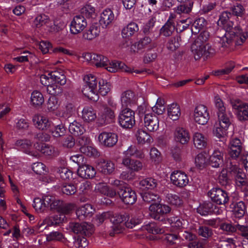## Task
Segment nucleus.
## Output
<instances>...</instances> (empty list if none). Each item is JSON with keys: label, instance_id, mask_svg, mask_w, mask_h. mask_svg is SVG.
<instances>
[{"label": "nucleus", "instance_id": "2f4dec72", "mask_svg": "<svg viewBox=\"0 0 248 248\" xmlns=\"http://www.w3.org/2000/svg\"><path fill=\"white\" fill-rule=\"evenodd\" d=\"M193 143L195 147L202 149L206 147L207 144V138L203 134L197 132L193 135Z\"/></svg>", "mask_w": 248, "mask_h": 248}, {"label": "nucleus", "instance_id": "338daca9", "mask_svg": "<svg viewBox=\"0 0 248 248\" xmlns=\"http://www.w3.org/2000/svg\"><path fill=\"white\" fill-rule=\"evenodd\" d=\"M150 158L152 162L159 163L162 160L160 152L155 148H152L150 151Z\"/></svg>", "mask_w": 248, "mask_h": 248}, {"label": "nucleus", "instance_id": "8fccbe9b", "mask_svg": "<svg viewBox=\"0 0 248 248\" xmlns=\"http://www.w3.org/2000/svg\"><path fill=\"white\" fill-rule=\"evenodd\" d=\"M69 130L72 134L77 136L83 134L85 131L83 126L76 121L70 123Z\"/></svg>", "mask_w": 248, "mask_h": 248}, {"label": "nucleus", "instance_id": "e2e57ef3", "mask_svg": "<svg viewBox=\"0 0 248 248\" xmlns=\"http://www.w3.org/2000/svg\"><path fill=\"white\" fill-rule=\"evenodd\" d=\"M66 129L62 124H57L51 130L52 136L54 138H59L64 135Z\"/></svg>", "mask_w": 248, "mask_h": 248}, {"label": "nucleus", "instance_id": "a18cd8bd", "mask_svg": "<svg viewBox=\"0 0 248 248\" xmlns=\"http://www.w3.org/2000/svg\"><path fill=\"white\" fill-rule=\"evenodd\" d=\"M73 108V105L67 103L64 106L59 108L55 112V115L60 118H65L69 117Z\"/></svg>", "mask_w": 248, "mask_h": 248}, {"label": "nucleus", "instance_id": "b1692460", "mask_svg": "<svg viewBox=\"0 0 248 248\" xmlns=\"http://www.w3.org/2000/svg\"><path fill=\"white\" fill-rule=\"evenodd\" d=\"M97 168L100 172L107 175L112 173L114 171L115 167L114 163L112 161L104 159H100L98 161Z\"/></svg>", "mask_w": 248, "mask_h": 248}, {"label": "nucleus", "instance_id": "3c124183", "mask_svg": "<svg viewBox=\"0 0 248 248\" xmlns=\"http://www.w3.org/2000/svg\"><path fill=\"white\" fill-rule=\"evenodd\" d=\"M60 104L58 99L55 96L50 97L46 104V107L48 112H52L55 115V112L59 108Z\"/></svg>", "mask_w": 248, "mask_h": 248}, {"label": "nucleus", "instance_id": "5fc2aeb1", "mask_svg": "<svg viewBox=\"0 0 248 248\" xmlns=\"http://www.w3.org/2000/svg\"><path fill=\"white\" fill-rule=\"evenodd\" d=\"M181 37L179 36H176L170 38L167 44L166 47L170 51H174L176 50L180 46Z\"/></svg>", "mask_w": 248, "mask_h": 248}, {"label": "nucleus", "instance_id": "412c9836", "mask_svg": "<svg viewBox=\"0 0 248 248\" xmlns=\"http://www.w3.org/2000/svg\"><path fill=\"white\" fill-rule=\"evenodd\" d=\"M121 199L125 204H132L137 200L135 192L131 188L125 187L118 192Z\"/></svg>", "mask_w": 248, "mask_h": 248}, {"label": "nucleus", "instance_id": "603ef678", "mask_svg": "<svg viewBox=\"0 0 248 248\" xmlns=\"http://www.w3.org/2000/svg\"><path fill=\"white\" fill-rule=\"evenodd\" d=\"M207 25V21L203 17H200L194 21L192 27L191 31L195 33H198L204 29Z\"/></svg>", "mask_w": 248, "mask_h": 248}, {"label": "nucleus", "instance_id": "393cba45", "mask_svg": "<svg viewBox=\"0 0 248 248\" xmlns=\"http://www.w3.org/2000/svg\"><path fill=\"white\" fill-rule=\"evenodd\" d=\"M223 161V154L219 150L216 149L208 158V165L213 168H219Z\"/></svg>", "mask_w": 248, "mask_h": 248}, {"label": "nucleus", "instance_id": "6ab92c4d", "mask_svg": "<svg viewBox=\"0 0 248 248\" xmlns=\"http://www.w3.org/2000/svg\"><path fill=\"white\" fill-rule=\"evenodd\" d=\"M170 180L174 185L180 187L186 186L189 182L187 175L179 170H175L171 173Z\"/></svg>", "mask_w": 248, "mask_h": 248}, {"label": "nucleus", "instance_id": "cd10ccee", "mask_svg": "<svg viewBox=\"0 0 248 248\" xmlns=\"http://www.w3.org/2000/svg\"><path fill=\"white\" fill-rule=\"evenodd\" d=\"M174 138L176 141L185 144L189 141L190 136L187 130L182 127H178L174 131Z\"/></svg>", "mask_w": 248, "mask_h": 248}, {"label": "nucleus", "instance_id": "bf43d9fd", "mask_svg": "<svg viewBox=\"0 0 248 248\" xmlns=\"http://www.w3.org/2000/svg\"><path fill=\"white\" fill-rule=\"evenodd\" d=\"M136 137L138 142L140 143H150L152 141L151 136L143 130H139L136 134Z\"/></svg>", "mask_w": 248, "mask_h": 248}, {"label": "nucleus", "instance_id": "a878e982", "mask_svg": "<svg viewBox=\"0 0 248 248\" xmlns=\"http://www.w3.org/2000/svg\"><path fill=\"white\" fill-rule=\"evenodd\" d=\"M81 118L85 123H92L97 119L96 111L91 106H85L81 111Z\"/></svg>", "mask_w": 248, "mask_h": 248}, {"label": "nucleus", "instance_id": "864d4df0", "mask_svg": "<svg viewBox=\"0 0 248 248\" xmlns=\"http://www.w3.org/2000/svg\"><path fill=\"white\" fill-rule=\"evenodd\" d=\"M140 188L143 190L154 189L157 186V181L152 178H147L141 180L139 184Z\"/></svg>", "mask_w": 248, "mask_h": 248}, {"label": "nucleus", "instance_id": "49530a36", "mask_svg": "<svg viewBox=\"0 0 248 248\" xmlns=\"http://www.w3.org/2000/svg\"><path fill=\"white\" fill-rule=\"evenodd\" d=\"M228 128L216 123L213 129V135L217 139L225 138L228 134Z\"/></svg>", "mask_w": 248, "mask_h": 248}, {"label": "nucleus", "instance_id": "dca6fc26", "mask_svg": "<svg viewBox=\"0 0 248 248\" xmlns=\"http://www.w3.org/2000/svg\"><path fill=\"white\" fill-rule=\"evenodd\" d=\"M226 169L227 171H230L234 176L236 185L238 186H245L247 184L246 174L243 170L238 168L236 166L232 164L227 165Z\"/></svg>", "mask_w": 248, "mask_h": 248}, {"label": "nucleus", "instance_id": "5701e85b", "mask_svg": "<svg viewBox=\"0 0 248 248\" xmlns=\"http://www.w3.org/2000/svg\"><path fill=\"white\" fill-rule=\"evenodd\" d=\"M99 141L103 145L111 147L115 145L118 141L116 134L111 132H102L98 137Z\"/></svg>", "mask_w": 248, "mask_h": 248}, {"label": "nucleus", "instance_id": "bb28decb", "mask_svg": "<svg viewBox=\"0 0 248 248\" xmlns=\"http://www.w3.org/2000/svg\"><path fill=\"white\" fill-rule=\"evenodd\" d=\"M170 224L173 231H177L182 229H186L188 226V222L181 217H175L167 219Z\"/></svg>", "mask_w": 248, "mask_h": 248}, {"label": "nucleus", "instance_id": "f8f14e48", "mask_svg": "<svg viewBox=\"0 0 248 248\" xmlns=\"http://www.w3.org/2000/svg\"><path fill=\"white\" fill-rule=\"evenodd\" d=\"M137 102V96L135 93L131 90H126L123 92L120 96V103L121 109L129 108L135 106Z\"/></svg>", "mask_w": 248, "mask_h": 248}, {"label": "nucleus", "instance_id": "09e8293b", "mask_svg": "<svg viewBox=\"0 0 248 248\" xmlns=\"http://www.w3.org/2000/svg\"><path fill=\"white\" fill-rule=\"evenodd\" d=\"M139 31L138 25L135 23H130L126 27H124L122 31L123 37L131 36Z\"/></svg>", "mask_w": 248, "mask_h": 248}, {"label": "nucleus", "instance_id": "4c0bfd02", "mask_svg": "<svg viewBox=\"0 0 248 248\" xmlns=\"http://www.w3.org/2000/svg\"><path fill=\"white\" fill-rule=\"evenodd\" d=\"M95 188L97 191L110 198H113L116 195V190L113 188H109L105 183L97 184Z\"/></svg>", "mask_w": 248, "mask_h": 248}, {"label": "nucleus", "instance_id": "7c9ffc66", "mask_svg": "<svg viewBox=\"0 0 248 248\" xmlns=\"http://www.w3.org/2000/svg\"><path fill=\"white\" fill-rule=\"evenodd\" d=\"M122 164L128 169L134 171H139L142 170L143 164L141 162L129 158H123Z\"/></svg>", "mask_w": 248, "mask_h": 248}, {"label": "nucleus", "instance_id": "c756f323", "mask_svg": "<svg viewBox=\"0 0 248 248\" xmlns=\"http://www.w3.org/2000/svg\"><path fill=\"white\" fill-rule=\"evenodd\" d=\"M31 145L32 142L26 139L17 140L15 142V146L17 148L28 155L35 156V154L30 150Z\"/></svg>", "mask_w": 248, "mask_h": 248}, {"label": "nucleus", "instance_id": "c03bdc74", "mask_svg": "<svg viewBox=\"0 0 248 248\" xmlns=\"http://www.w3.org/2000/svg\"><path fill=\"white\" fill-rule=\"evenodd\" d=\"M94 211L92 205L86 204L76 210V215L78 217L82 218L90 216Z\"/></svg>", "mask_w": 248, "mask_h": 248}, {"label": "nucleus", "instance_id": "72a5a7b5", "mask_svg": "<svg viewBox=\"0 0 248 248\" xmlns=\"http://www.w3.org/2000/svg\"><path fill=\"white\" fill-rule=\"evenodd\" d=\"M34 147L45 155H53L56 153L54 147L46 143L36 142L34 144Z\"/></svg>", "mask_w": 248, "mask_h": 248}, {"label": "nucleus", "instance_id": "0e129e2a", "mask_svg": "<svg viewBox=\"0 0 248 248\" xmlns=\"http://www.w3.org/2000/svg\"><path fill=\"white\" fill-rule=\"evenodd\" d=\"M193 4L189 3V5L186 4H180L176 7L173 8L174 12L178 15L188 14L192 10Z\"/></svg>", "mask_w": 248, "mask_h": 248}, {"label": "nucleus", "instance_id": "de8ad7c7", "mask_svg": "<svg viewBox=\"0 0 248 248\" xmlns=\"http://www.w3.org/2000/svg\"><path fill=\"white\" fill-rule=\"evenodd\" d=\"M142 228L153 234L163 233L165 232L164 228H159L155 222L145 223Z\"/></svg>", "mask_w": 248, "mask_h": 248}, {"label": "nucleus", "instance_id": "a211bd4d", "mask_svg": "<svg viewBox=\"0 0 248 248\" xmlns=\"http://www.w3.org/2000/svg\"><path fill=\"white\" fill-rule=\"evenodd\" d=\"M70 227L74 233L85 236H89L93 232V225L86 222L71 223L70 224Z\"/></svg>", "mask_w": 248, "mask_h": 248}, {"label": "nucleus", "instance_id": "680f3d73", "mask_svg": "<svg viewBox=\"0 0 248 248\" xmlns=\"http://www.w3.org/2000/svg\"><path fill=\"white\" fill-rule=\"evenodd\" d=\"M63 202L62 201L57 199L55 197L51 196V202L49 203L50 209L57 211L59 213H61Z\"/></svg>", "mask_w": 248, "mask_h": 248}, {"label": "nucleus", "instance_id": "052dcab7", "mask_svg": "<svg viewBox=\"0 0 248 248\" xmlns=\"http://www.w3.org/2000/svg\"><path fill=\"white\" fill-rule=\"evenodd\" d=\"M166 201L170 204L179 206L182 203V200L177 194L168 193L166 195Z\"/></svg>", "mask_w": 248, "mask_h": 248}, {"label": "nucleus", "instance_id": "6e6d98bb", "mask_svg": "<svg viewBox=\"0 0 248 248\" xmlns=\"http://www.w3.org/2000/svg\"><path fill=\"white\" fill-rule=\"evenodd\" d=\"M174 24L167 21L164 25L160 29V33L165 36H170L175 31Z\"/></svg>", "mask_w": 248, "mask_h": 248}, {"label": "nucleus", "instance_id": "4d7b16f0", "mask_svg": "<svg viewBox=\"0 0 248 248\" xmlns=\"http://www.w3.org/2000/svg\"><path fill=\"white\" fill-rule=\"evenodd\" d=\"M195 164L196 166L200 169L203 168L208 164V158H206L205 154L203 153L199 154L195 157Z\"/></svg>", "mask_w": 248, "mask_h": 248}, {"label": "nucleus", "instance_id": "4be33fe9", "mask_svg": "<svg viewBox=\"0 0 248 248\" xmlns=\"http://www.w3.org/2000/svg\"><path fill=\"white\" fill-rule=\"evenodd\" d=\"M51 202V196L46 195L42 198H35L33 200L32 206L37 213H43L46 211Z\"/></svg>", "mask_w": 248, "mask_h": 248}, {"label": "nucleus", "instance_id": "ea45409f", "mask_svg": "<svg viewBox=\"0 0 248 248\" xmlns=\"http://www.w3.org/2000/svg\"><path fill=\"white\" fill-rule=\"evenodd\" d=\"M217 115L218 120L217 122L216 123L229 128V127L231 124L230 113L229 112H227L226 110L221 112H217Z\"/></svg>", "mask_w": 248, "mask_h": 248}, {"label": "nucleus", "instance_id": "a19ab883", "mask_svg": "<svg viewBox=\"0 0 248 248\" xmlns=\"http://www.w3.org/2000/svg\"><path fill=\"white\" fill-rule=\"evenodd\" d=\"M181 115V110L179 106L175 103H172L168 107V117L173 121L179 119Z\"/></svg>", "mask_w": 248, "mask_h": 248}, {"label": "nucleus", "instance_id": "f257e3e1", "mask_svg": "<svg viewBox=\"0 0 248 248\" xmlns=\"http://www.w3.org/2000/svg\"><path fill=\"white\" fill-rule=\"evenodd\" d=\"M231 14L225 11L222 13L218 21V25L225 31L224 35L220 38V43L222 47H227L232 43L236 45H242L248 37V32L238 27H233V23L230 20Z\"/></svg>", "mask_w": 248, "mask_h": 248}, {"label": "nucleus", "instance_id": "c85d7f7f", "mask_svg": "<svg viewBox=\"0 0 248 248\" xmlns=\"http://www.w3.org/2000/svg\"><path fill=\"white\" fill-rule=\"evenodd\" d=\"M77 172L80 177L86 179L92 178L96 174L95 170L93 167L84 164L78 167Z\"/></svg>", "mask_w": 248, "mask_h": 248}, {"label": "nucleus", "instance_id": "c9c22d12", "mask_svg": "<svg viewBox=\"0 0 248 248\" xmlns=\"http://www.w3.org/2000/svg\"><path fill=\"white\" fill-rule=\"evenodd\" d=\"M59 215L50 216L46 218L42 223L38 225V229H40L44 224L47 226H52L54 224H60L64 221L65 216L62 214L59 213Z\"/></svg>", "mask_w": 248, "mask_h": 248}, {"label": "nucleus", "instance_id": "69168bd1", "mask_svg": "<svg viewBox=\"0 0 248 248\" xmlns=\"http://www.w3.org/2000/svg\"><path fill=\"white\" fill-rule=\"evenodd\" d=\"M143 200L147 202H154L156 203L160 202V199L158 195L151 191L145 192L142 195Z\"/></svg>", "mask_w": 248, "mask_h": 248}, {"label": "nucleus", "instance_id": "7ed1b4c3", "mask_svg": "<svg viewBox=\"0 0 248 248\" xmlns=\"http://www.w3.org/2000/svg\"><path fill=\"white\" fill-rule=\"evenodd\" d=\"M40 82L43 85L47 87V91L49 94L55 95L61 92L60 86L66 83V78L64 74L54 71L41 75Z\"/></svg>", "mask_w": 248, "mask_h": 248}, {"label": "nucleus", "instance_id": "774afa93", "mask_svg": "<svg viewBox=\"0 0 248 248\" xmlns=\"http://www.w3.org/2000/svg\"><path fill=\"white\" fill-rule=\"evenodd\" d=\"M99 114L103 122L108 119H112L115 116L114 111L107 107H104Z\"/></svg>", "mask_w": 248, "mask_h": 248}, {"label": "nucleus", "instance_id": "9d476101", "mask_svg": "<svg viewBox=\"0 0 248 248\" xmlns=\"http://www.w3.org/2000/svg\"><path fill=\"white\" fill-rule=\"evenodd\" d=\"M149 211L152 218L163 221L165 220L163 216L169 213L170 211V208L168 205L158 202L153 203L149 207Z\"/></svg>", "mask_w": 248, "mask_h": 248}, {"label": "nucleus", "instance_id": "9b49d317", "mask_svg": "<svg viewBox=\"0 0 248 248\" xmlns=\"http://www.w3.org/2000/svg\"><path fill=\"white\" fill-rule=\"evenodd\" d=\"M155 46L152 43V39L149 37H144L132 45L131 51L134 53H141L146 50H150Z\"/></svg>", "mask_w": 248, "mask_h": 248}, {"label": "nucleus", "instance_id": "79ce46f5", "mask_svg": "<svg viewBox=\"0 0 248 248\" xmlns=\"http://www.w3.org/2000/svg\"><path fill=\"white\" fill-rule=\"evenodd\" d=\"M123 155H124L123 158H130V157L134 156L142 158L144 156L142 152L138 150L135 146L133 145L130 146L126 151H124Z\"/></svg>", "mask_w": 248, "mask_h": 248}, {"label": "nucleus", "instance_id": "20e7f679", "mask_svg": "<svg viewBox=\"0 0 248 248\" xmlns=\"http://www.w3.org/2000/svg\"><path fill=\"white\" fill-rule=\"evenodd\" d=\"M143 219L142 215L136 216L132 217L129 220L128 216L125 215H116L110 218L112 223V232H110V235L113 236L115 233L121 232L124 228H132L135 226L140 224Z\"/></svg>", "mask_w": 248, "mask_h": 248}, {"label": "nucleus", "instance_id": "ddd939ff", "mask_svg": "<svg viewBox=\"0 0 248 248\" xmlns=\"http://www.w3.org/2000/svg\"><path fill=\"white\" fill-rule=\"evenodd\" d=\"M232 106L234 113L240 121L248 120V104L243 103L238 100L232 101Z\"/></svg>", "mask_w": 248, "mask_h": 248}, {"label": "nucleus", "instance_id": "473e14b6", "mask_svg": "<svg viewBox=\"0 0 248 248\" xmlns=\"http://www.w3.org/2000/svg\"><path fill=\"white\" fill-rule=\"evenodd\" d=\"M114 18L113 11L110 9H106L101 14L100 23L103 27H107L112 22Z\"/></svg>", "mask_w": 248, "mask_h": 248}, {"label": "nucleus", "instance_id": "37998d69", "mask_svg": "<svg viewBox=\"0 0 248 248\" xmlns=\"http://www.w3.org/2000/svg\"><path fill=\"white\" fill-rule=\"evenodd\" d=\"M52 24L48 16L46 15H40L34 19L33 25L37 28H40L44 25L49 26Z\"/></svg>", "mask_w": 248, "mask_h": 248}, {"label": "nucleus", "instance_id": "39448f33", "mask_svg": "<svg viewBox=\"0 0 248 248\" xmlns=\"http://www.w3.org/2000/svg\"><path fill=\"white\" fill-rule=\"evenodd\" d=\"M209 35L207 32H203L200 34V36L192 44L191 49V51L196 60L200 59L202 56L207 58L214 55L216 53L215 49L210 46L208 44L205 43L207 37H206L204 41H202V35Z\"/></svg>", "mask_w": 248, "mask_h": 248}, {"label": "nucleus", "instance_id": "4468645a", "mask_svg": "<svg viewBox=\"0 0 248 248\" xmlns=\"http://www.w3.org/2000/svg\"><path fill=\"white\" fill-rule=\"evenodd\" d=\"M87 26V20L83 16H76L70 23V31L73 34H78L82 32Z\"/></svg>", "mask_w": 248, "mask_h": 248}, {"label": "nucleus", "instance_id": "13d9d810", "mask_svg": "<svg viewBox=\"0 0 248 248\" xmlns=\"http://www.w3.org/2000/svg\"><path fill=\"white\" fill-rule=\"evenodd\" d=\"M95 12V7L88 2L84 4L80 9L81 14L88 17L94 15Z\"/></svg>", "mask_w": 248, "mask_h": 248}, {"label": "nucleus", "instance_id": "6e6552de", "mask_svg": "<svg viewBox=\"0 0 248 248\" xmlns=\"http://www.w3.org/2000/svg\"><path fill=\"white\" fill-rule=\"evenodd\" d=\"M192 117L194 122L199 124H206L210 119L207 107L202 104L196 106L194 109Z\"/></svg>", "mask_w": 248, "mask_h": 248}, {"label": "nucleus", "instance_id": "58836bf2", "mask_svg": "<svg viewBox=\"0 0 248 248\" xmlns=\"http://www.w3.org/2000/svg\"><path fill=\"white\" fill-rule=\"evenodd\" d=\"M44 102V97L43 94L38 91H34L31 95V104L34 107H39Z\"/></svg>", "mask_w": 248, "mask_h": 248}, {"label": "nucleus", "instance_id": "f03ea898", "mask_svg": "<svg viewBox=\"0 0 248 248\" xmlns=\"http://www.w3.org/2000/svg\"><path fill=\"white\" fill-rule=\"evenodd\" d=\"M85 84L82 92L89 99L97 101L99 99L98 93L104 96L111 90V85L107 80L100 79L98 81L96 77L91 74H88L84 78Z\"/></svg>", "mask_w": 248, "mask_h": 248}, {"label": "nucleus", "instance_id": "f3484780", "mask_svg": "<svg viewBox=\"0 0 248 248\" xmlns=\"http://www.w3.org/2000/svg\"><path fill=\"white\" fill-rule=\"evenodd\" d=\"M32 121L36 128L43 131L50 128L52 124V122L47 116L41 114L34 115Z\"/></svg>", "mask_w": 248, "mask_h": 248}, {"label": "nucleus", "instance_id": "f704fd0d", "mask_svg": "<svg viewBox=\"0 0 248 248\" xmlns=\"http://www.w3.org/2000/svg\"><path fill=\"white\" fill-rule=\"evenodd\" d=\"M234 217L236 218H241L244 215L246 211V206L243 202L232 203L230 205Z\"/></svg>", "mask_w": 248, "mask_h": 248}, {"label": "nucleus", "instance_id": "0eeeda50", "mask_svg": "<svg viewBox=\"0 0 248 248\" xmlns=\"http://www.w3.org/2000/svg\"><path fill=\"white\" fill-rule=\"evenodd\" d=\"M118 122L121 126L123 128H132L135 124V112L130 108L121 109Z\"/></svg>", "mask_w": 248, "mask_h": 248}, {"label": "nucleus", "instance_id": "2eb2a0df", "mask_svg": "<svg viewBox=\"0 0 248 248\" xmlns=\"http://www.w3.org/2000/svg\"><path fill=\"white\" fill-rule=\"evenodd\" d=\"M106 63V65L104 68L110 72H116L119 70H121L123 71L130 73L134 72L136 74H139L140 73V71L134 70L122 62L116 61H110L108 59V62Z\"/></svg>", "mask_w": 248, "mask_h": 248}, {"label": "nucleus", "instance_id": "e433bc0d", "mask_svg": "<svg viewBox=\"0 0 248 248\" xmlns=\"http://www.w3.org/2000/svg\"><path fill=\"white\" fill-rule=\"evenodd\" d=\"M100 32L99 26L97 25H93L83 32V38L87 40H92L98 36Z\"/></svg>", "mask_w": 248, "mask_h": 248}, {"label": "nucleus", "instance_id": "423d86ee", "mask_svg": "<svg viewBox=\"0 0 248 248\" xmlns=\"http://www.w3.org/2000/svg\"><path fill=\"white\" fill-rule=\"evenodd\" d=\"M145 105H141L138 108V111L140 114L144 113V126L149 131H156L159 128V120L158 117L152 113H148L145 110Z\"/></svg>", "mask_w": 248, "mask_h": 248}, {"label": "nucleus", "instance_id": "aec40b11", "mask_svg": "<svg viewBox=\"0 0 248 248\" xmlns=\"http://www.w3.org/2000/svg\"><path fill=\"white\" fill-rule=\"evenodd\" d=\"M209 194L212 201L217 204H225L229 200L227 193L219 188H212Z\"/></svg>", "mask_w": 248, "mask_h": 248}, {"label": "nucleus", "instance_id": "1a4fd4ad", "mask_svg": "<svg viewBox=\"0 0 248 248\" xmlns=\"http://www.w3.org/2000/svg\"><path fill=\"white\" fill-rule=\"evenodd\" d=\"M229 149V154L232 159H235L239 156L248 155V152L244 150L240 140L236 138L230 140Z\"/></svg>", "mask_w": 248, "mask_h": 248}]
</instances>
